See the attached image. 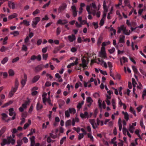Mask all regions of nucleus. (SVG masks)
<instances>
[{
  "label": "nucleus",
  "instance_id": "nucleus-55",
  "mask_svg": "<svg viewBox=\"0 0 146 146\" xmlns=\"http://www.w3.org/2000/svg\"><path fill=\"white\" fill-rule=\"evenodd\" d=\"M19 85V82L18 80H16L15 85V87L18 88Z\"/></svg>",
  "mask_w": 146,
  "mask_h": 146
},
{
  "label": "nucleus",
  "instance_id": "nucleus-27",
  "mask_svg": "<svg viewBox=\"0 0 146 146\" xmlns=\"http://www.w3.org/2000/svg\"><path fill=\"white\" fill-rule=\"evenodd\" d=\"M110 31H112L111 33V36H112L113 35H114L116 34V31L113 27H111L110 28Z\"/></svg>",
  "mask_w": 146,
  "mask_h": 146
},
{
  "label": "nucleus",
  "instance_id": "nucleus-48",
  "mask_svg": "<svg viewBox=\"0 0 146 146\" xmlns=\"http://www.w3.org/2000/svg\"><path fill=\"white\" fill-rule=\"evenodd\" d=\"M24 24L26 25L27 26H28L29 25V22L26 20H24L23 21Z\"/></svg>",
  "mask_w": 146,
  "mask_h": 146
},
{
  "label": "nucleus",
  "instance_id": "nucleus-38",
  "mask_svg": "<svg viewBox=\"0 0 146 146\" xmlns=\"http://www.w3.org/2000/svg\"><path fill=\"white\" fill-rule=\"evenodd\" d=\"M22 50L23 51L26 52L28 48L25 45L23 44L22 48Z\"/></svg>",
  "mask_w": 146,
  "mask_h": 146
},
{
  "label": "nucleus",
  "instance_id": "nucleus-24",
  "mask_svg": "<svg viewBox=\"0 0 146 146\" xmlns=\"http://www.w3.org/2000/svg\"><path fill=\"white\" fill-rule=\"evenodd\" d=\"M8 58L7 57H5L1 61V63L3 64H4L6 63L8 60Z\"/></svg>",
  "mask_w": 146,
  "mask_h": 146
},
{
  "label": "nucleus",
  "instance_id": "nucleus-42",
  "mask_svg": "<svg viewBox=\"0 0 146 146\" xmlns=\"http://www.w3.org/2000/svg\"><path fill=\"white\" fill-rule=\"evenodd\" d=\"M87 135L88 137L90 139L91 141H93L94 138L92 136V135L91 133H88Z\"/></svg>",
  "mask_w": 146,
  "mask_h": 146
},
{
  "label": "nucleus",
  "instance_id": "nucleus-52",
  "mask_svg": "<svg viewBox=\"0 0 146 146\" xmlns=\"http://www.w3.org/2000/svg\"><path fill=\"white\" fill-rule=\"evenodd\" d=\"M129 0H125L124 2L125 5H127L128 7L130 6V4H129Z\"/></svg>",
  "mask_w": 146,
  "mask_h": 146
},
{
  "label": "nucleus",
  "instance_id": "nucleus-2",
  "mask_svg": "<svg viewBox=\"0 0 146 146\" xmlns=\"http://www.w3.org/2000/svg\"><path fill=\"white\" fill-rule=\"evenodd\" d=\"M84 58H86L85 56H84L82 58V64H79V67L82 66L84 69L87 67V65L88 63L89 60L88 58H87V61L84 59Z\"/></svg>",
  "mask_w": 146,
  "mask_h": 146
},
{
  "label": "nucleus",
  "instance_id": "nucleus-16",
  "mask_svg": "<svg viewBox=\"0 0 146 146\" xmlns=\"http://www.w3.org/2000/svg\"><path fill=\"white\" fill-rule=\"evenodd\" d=\"M8 6L10 8L14 9L15 8V5L14 2L9 1L8 3Z\"/></svg>",
  "mask_w": 146,
  "mask_h": 146
},
{
  "label": "nucleus",
  "instance_id": "nucleus-54",
  "mask_svg": "<svg viewBox=\"0 0 146 146\" xmlns=\"http://www.w3.org/2000/svg\"><path fill=\"white\" fill-rule=\"evenodd\" d=\"M115 51V49L113 47L112 48L109 50V51L110 53L112 54Z\"/></svg>",
  "mask_w": 146,
  "mask_h": 146
},
{
  "label": "nucleus",
  "instance_id": "nucleus-32",
  "mask_svg": "<svg viewBox=\"0 0 146 146\" xmlns=\"http://www.w3.org/2000/svg\"><path fill=\"white\" fill-rule=\"evenodd\" d=\"M17 15L16 13H14L12 14L11 15L9 16L8 19H11L13 18L16 17H17Z\"/></svg>",
  "mask_w": 146,
  "mask_h": 146
},
{
  "label": "nucleus",
  "instance_id": "nucleus-53",
  "mask_svg": "<svg viewBox=\"0 0 146 146\" xmlns=\"http://www.w3.org/2000/svg\"><path fill=\"white\" fill-rule=\"evenodd\" d=\"M50 1L48 2L47 3L44 4L43 5V6L42 7V8L44 9V8H45L46 7H48L50 5Z\"/></svg>",
  "mask_w": 146,
  "mask_h": 146
},
{
  "label": "nucleus",
  "instance_id": "nucleus-30",
  "mask_svg": "<svg viewBox=\"0 0 146 146\" xmlns=\"http://www.w3.org/2000/svg\"><path fill=\"white\" fill-rule=\"evenodd\" d=\"M135 129V128L133 126V125H129V130L131 133H133L134 132V130Z\"/></svg>",
  "mask_w": 146,
  "mask_h": 146
},
{
  "label": "nucleus",
  "instance_id": "nucleus-47",
  "mask_svg": "<svg viewBox=\"0 0 146 146\" xmlns=\"http://www.w3.org/2000/svg\"><path fill=\"white\" fill-rule=\"evenodd\" d=\"M135 133L136 134H137L138 135V137H139V138L140 139H141V138L140 135H139V131L138 130V129L136 130H135Z\"/></svg>",
  "mask_w": 146,
  "mask_h": 146
},
{
  "label": "nucleus",
  "instance_id": "nucleus-39",
  "mask_svg": "<svg viewBox=\"0 0 146 146\" xmlns=\"http://www.w3.org/2000/svg\"><path fill=\"white\" fill-rule=\"evenodd\" d=\"M8 137L9 139H10L11 143L12 145L14 144L15 142V140L13 139H12L11 138V136H10Z\"/></svg>",
  "mask_w": 146,
  "mask_h": 146
},
{
  "label": "nucleus",
  "instance_id": "nucleus-34",
  "mask_svg": "<svg viewBox=\"0 0 146 146\" xmlns=\"http://www.w3.org/2000/svg\"><path fill=\"white\" fill-rule=\"evenodd\" d=\"M100 56L104 58H107L106 56V52H100Z\"/></svg>",
  "mask_w": 146,
  "mask_h": 146
},
{
  "label": "nucleus",
  "instance_id": "nucleus-1",
  "mask_svg": "<svg viewBox=\"0 0 146 146\" xmlns=\"http://www.w3.org/2000/svg\"><path fill=\"white\" fill-rule=\"evenodd\" d=\"M76 112V109L72 108H70L68 109L65 111V114L66 117H70V114H74Z\"/></svg>",
  "mask_w": 146,
  "mask_h": 146
},
{
  "label": "nucleus",
  "instance_id": "nucleus-61",
  "mask_svg": "<svg viewBox=\"0 0 146 146\" xmlns=\"http://www.w3.org/2000/svg\"><path fill=\"white\" fill-rule=\"evenodd\" d=\"M99 71L102 74L104 75H107V73L106 71H103L102 70L99 69Z\"/></svg>",
  "mask_w": 146,
  "mask_h": 146
},
{
  "label": "nucleus",
  "instance_id": "nucleus-12",
  "mask_svg": "<svg viewBox=\"0 0 146 146\" xmlns=\"http://www.w3.org/2000/svg\"><path fill=\"white\" fill-rule=\"evenodd\" d=\"M42 66L41 65L37 66L35 67V70L36 72H38L41 71L42 69Z\"/></svg>",
  "mask_w": 146,
  "mask_h": 146
},
{
  "label": "nucleus",
  "instance_id": "nucleus-60",
  "mask_svg": "<svg viewBox=\"0 0 146 146\" xmlns=\"http://www.w3.org/2000/svg\"><path fill=\"white\" fill-rule=\"evenodd\" d=\"M1 115L2 116V119L3 120H5V118H6L7 117V115L5 113H3L1 114Z\"/></svg>",
  "mask_w": 146,
  "mask_h": 146
},
{
  "label": "nucleus",
  "instance_id": "nucleus-50",
  "mask_svg": "<svg viewBox=\"0 0 146 146\" xmlns=\"http://www.w3.org/2000/svg\"><path fill=\"white\" fill-rule=\"evenodd\" d=\"M104 20L105 19L103 18H102L100 21V25L101 26H103L104 23Z\"/></svg>",
  "mask_w": 146,
  "mask_h": 146
},
{
  "label": "nucleus",
  "instance_id": "nucleus-37",
  "mask_svg": "<svg viewBox=\"0 0 146 146\" xmlns=\"http://www.w3.org/2000/svg\"><path fill=\"white\" fill-rule=\"evenodd\" d=\"M84 102L83 101H82L81 102L79 103L77 106V108L79 109L81 108L82 105L84 104Z\"/></svg>",
  "mask_w": 146,
  "mask_h": 146
},
{
  "label": "nucleus",
  "instance_id": "nucleus-23",
  "mask_svg": "<svg viewBox=\"0 0 146 146\" xmlns=\"http://www.w3.org/2000/svg\"><path fill=\"white\" fill-rule=\"evenodd\" d=\"M26 115L25 114H22V117L23 118L21 119V121L20 123V125H22L25 123V117H26Z\"/></svg>",
  "mask_w": 146,
  "mask_h": 146
},
{
  "label": "nucleus",
  "instance_id": "nucleus-59",
  "mask_svg": "<svg viewBox=\"0 0 146 146\" xmlns=\"http://www.w3.org/2000/svg\"><path fill=\"white\" fill-rule=\"evenodd\" d=\"M50 135L51 137L52 138L54 139L57 137V135H54V134L52 133H50Z\"/></svg>",
  "mask_w": 146,
  "mask_h": 146
},
{
  "label": "nucleus",
  "instance_id": "nucleus-33",
  "mask_svg": "<svg viewBox=\"0 0 146 146\" xmlns=\"http://www.w3.org/2000/svg\"><path fill=\"white\" fill-rule=\"evenodd\" d=\"M72 124V121L71 120L69 119L65 123V125L66 127H67L68 126H70Z\"/></svg>",
  "mask_w": 146,
  "mask_h": 146
},
{
  "label": "nucleus",
  "instance_id": "nucleus-57",
  "mask_svg": "<svg viewBox=\"0 0 146 146\" xmlns=\"http://www.w3.org/2000/svg\"><path fill=\"white\" fill-rule=\"evenodd\" d=\"M132 68L133 70L135 73H137L138 72L135 66H133Z\"/></svg>",
  "mask_w": 146,
  "mask_h": 146
},
{
  "label": "nucleus",
  "instance_id": "nucleus-22",
  "mask_svg": "<svg viewBox=\"0 0 146 146\" xmlns=\"http://www.w3.org/2000/svg\"><path fill=\"white\" fill-rule=\"evenodd\" d=\"M123 33L125 34V35H130V30H129L128 31L126 29V28L125 27L123 31Z\"/></svg>",
  "mask_w": 146,
  "mask_h": 146
},
{
  "label": "nucleus",
  "instance_id": "nucleus-63",
  "mask_svg": "<svg viewBox=\"0 0 146 146\" xmlns=\"http://www.w3.org/2000/svg\"><path fill=\"white\" fill-rule=\"evenodd\" d=\"M87 101L88 103H91L92 102V100L90 97H88L87 98Z\"/></svg>",
  "mask_w": 146,
  "mask_h": 146
},
{
  "label": "nucleus",
  "instance_id": "nucleus-44",
  "mask_svg": "<svg viewBox=\"0 0 146 146\" xmlns=\"http://www.w3.org/2000/svg\"><path fill=\"white\" fill-rule=\"evenodd\" d=\"M40 12V10L38 9H36L33 12V14L34 15H36L39 13Z\"/></svg>",
  "mask_w": 146,
  "mask_h": 146
},
{
  "label": "nucleus",
  "instance_id": "nucleus-31",
  "mask_svg": "<svg viewBox=\"0 0 146 146\" xmlns=\"http://www.w3.org/2000/svg\"><path fill=\"white\" fill-rule=\"evenodd\" d=\"M8 73L9 76H13L15 74L14 71L11 69L9 70Z\"/></svg>",
  "mask_w": 146,
  "mask_h": 146
},
{
  "label": "nucleus",
  "instance_id": "nucleus-64",
  "mask_svg": "<svg viewBox=\"0 0 146 146\" xmlns=\"http://www.w3.org/2000/svg\"><path fill=\"white\" fill-rule=\"evenodd\" d=\"M145 96H146V90H144L143 91L142 95V98L143 99H144V97Z\"/></svg>",
  "mask_w": 146,
  "mask_h": 146
},
{
  "label": "nucleus",
  "instance_id": "nucleus-35",
  "mask_svg": "<svg viewBox=\"0 0 146 146\" xmlns=\"http://www.w3.org/2000/svg\"><path fill=\"white\" fill-rule=\"evenodd\" d=\"M127 131H128L127 129L125 127H123V134L125 135H126V133H127Z\"/></svg>",
  "mask_w": 146,
  "mask_h": 146
},
{
  "label": "nucleus",
  "instance_id": "nucleus-43",
  "mask_svg": "<svg viewBox=\"0 0 146 146\" xmlns=\"http://www.w3.org/2000/svg\"><path fill=\"white\" fill-rule=\"evenodd\" d=\"M92 24L95 29H96L98 28V26L97 22V23H96L95 22H93L92 23Z\"/></svg>",
  "mask_w": 146,
  "mask_h": 146
},
{
  "label": "nucleus",
  "instance_id": "nucleus-56",
  "mask_svg": "<svg viewBox=\"0 0 146 146\" xmlns=\"http://www.w3.org/2000/svg\"><path fill=\"white\" fill-rule=\"evenodd\" d=\"M84 134L83 133H80L79 134L78 139L79 140H80L82 138H83L84 137Z\"/></svg>",
  "mask_w": 146,
  "mask_h": 146
},
{
  "label": "nucleus",
  "instance_id": "nucleus-6",
  "mask_svg": "<svg viewBox=\"0 0 146 146\" xmlns=\"http://www.w3.org/2000/svg\"><path fill=\"white\" fill-rule=\"evenodd\" d=\"M80 116L82 119L88 118H89V115L87 111H85L84 113H81L80 114Z\"/></svg>",
  "mask_w": 146,
  "mask_h": 146
},
{
  "label": "nucleus",
  "instance_id": "nucleus-41",
  "mask_svg": "<svg viewBox=\"0 0 146 146\" xmlns=\"http://www.w3.org/2000/svg\"><path fill=\"white\" fill-rule=\"evenodd\" d=\"M130 110L131 112H132L134 115L135 116H136V112L135 111L133 108L131 107L130 108Z\"/></svg>",
  "mask_w": 146,
  "mask_h": 146
},
{
  "label": "nucleus",
  "instance_id": "nucleus-15",
  "mask_svg": "<svg viewBox=\"0 0 146 146\" xmlns=\"http://www.w3.org/2000/svg\"><path fill=\"white\" fill-rule=\"evenodd\" d=\"M96 120L94 119H90L89 122L92 126V127L94 129H96L97 128V127L95 126L94 123H95Z\"/></svg>",
  "mask_w": 146,
  "mask_h": 146
},
{
  "label": "nucleus",
  "instance_id": "nucleus-40",
  "mask_svg": "<svg viewBox=\"0 0 146 146\" xmlns=\"http://www.w3.org/2000/svg\"><path fill=\"white\" fill-rule=\"evenodd\" d=\"M11 34L13 35L14 36H16L19 34V32L18 31H14L13 33H11Z\"/></svg>",
  "mask_w": 146,
  "mask_h": 146
},
{
  "label": "nucleus",
  "instance_id": "nucleus-58",
  "mask_svg": "<svg viewBox=\"0 0 146 146\" xmlns=\"http://www.w3.org/2000/svg\"><path fill=\"white\" fill-rule=\"evenodd\" d=\"M61 32L60 29L59 27H58L56 30V34L57 35H59Z\"/></svg>",
  "mask_w": 146,
  "mask_h": 146
},
{
  "label": "nucleus",
  "instance_id": "nucleus-18",
  "mask_svg": "<svg viewBox=\"0 0 146 146\" xmlns=\"http://www.w3.org/2000/svg\"><path fill=\"white\" fill-rule=\"evenodd\" d=\"M43 106L42 104H40V102H38L36 105V109L37 110H40L43 108Z\"/></svg>",
  "mask_w": 146,
  "mask_h": 146
},
{
  "label": "nucleus",
  "instance_id": "nucleus-45",
  "mask_svg": "<svg viewBox=\"0 0 146 146\" xmlns=\"http://www.w3.org/2000/svg\"><path fill=\"white\" fill-rule=\"evenodd\" d=\"M132 83L133 87H135L136 85L137 84V82L135 81L134 78H133L132 79Z\"/></svg>",
  "mask_w": 146,
  "mask_h": 146
},
{
  "label": "nucleus",
  "instance_id": "nucleus-19",
  "mask_svg": "<svg viewBox=\"0 0 146 146\" xmlns=\"http://www.w3.org/2000/svg\"><path fill=\"white\" fill-rule=\"evenodd\" d=\"M35 137L34 136H33L31 137L30 138L31 141V146H34L35 142Z\"/></svg>",
  "mask_w": 146,
  "mask_h": 146
},
{
  "label": "nucleus",
  "instance_id": "nucleus-4",
  "mask_svg": "<svg viewBox=\"0 0 146 146\" xmlns=\"http://www.w3.org/2000/svg\"><path fill=\"white\" fill-rule=\"evenodd\" d=\"M7 140L5 139H3L2 142L1 143V146H4L5 145L9 144L11 143L10 140V139H9V137L7 138Z\"/></svg>",
  "mask_w": 146,
  "mask_h": 146
},
{
  "label": "nucleus",
  "instance_id": "nucleus-8",
  "mask_svg": "<svg viewBox=\"0 0 146 146\" xmlns=\"http://www.w3.org/2000/svg\"><path fill=\"white\" fill-rule=\"evenodd\" d=\"M68 38L69 41L70 42H73L76 39L75 36L73 34H72L71 35L68 36Z\"/></svg>",
  "mask_w": 146,
  "mask_h": 146
},
{
  "label": "nucleus",
  "instance_id": "nucleus-46",
  "mask_svg": "<svg viewBox=\"0 0 146 146\" xmlns=\"http://www.w3.org/2000/svg\"><path fill=\"white\" fill-rule=\"evenodd\" d=\"M8 39V37L7 36H6L4 39L3 41V45H5L7 44V40Z\"/></svg>",
  "mask_w": 146,
  "mask_h": 146
},
{
  "label": "nucleus",
  "instance_id": "nucleus-29",
  "mask_svg": "<svg viewBox=\"0 0 146 146\" xmlns=\"http://www.w3.org/2000/svg\"><path fill=\"white\" fill-rule=\"evenodd\" d=\"M103 7L104 9V11L106 12H107L108 10V8L107 7V6L106 5V2L105 1H104L103 2Z\"/></svg>",
  "mask_w": 146,
  "mask_h": 146
},
{
  "label": "nucleus",
  "instance_id": "nucleus-49",
  "mask_svg": "<svg viewBox=\"0 0 146 146\" xmlns=\"http://www.w3.org/2000/svg\"><path fill=\"white\" fill-rule=\"evenodd\" d=\"M19 59V57H17L15 58H14L13 59L12 62L13 63L14 62H15L17 61H18Z\"/></svg>",
  "mask_w": 146,
  "mask_h": 146
},
{
  "label": "nucleus",
  "instance_id": "nucleus-14",
  "mask_svg": "<svg viewBox=\"0 0 146 146\" xmlns=\"http://www.w3.org/2000/svg\"><path fill=\"white\" fill-rule=\"evenodd\" d=\"M64 47V45H60L59 46L56 48L54 51L53 52L54 53H56L58 52L62 48Z\"/></svg>",
  "mask_w": 146,
  "mask_h": 146
},
{
  "label": "nucleus",
  "instance_id": "nucleus-36",
  "mask_svg": "<svg viewBox=\"0 0 146 146\" xmlns=\"http://www.w3.org/2000/svg\"><path fill=\"white\" fill-rule=\"evenodd\" d=\"M112 105L113 107V108L114 109H115L116 108V103L115 102V100L113 99L112 100Z\"/></svg>",
  "mask_w": 146,
  "mask_h": 146
},
{
  "label": "nucleus",
  "instance_id": "nucleus-20",
  "mask_svg": "<svg viewBox=\"0 0 146 146\" xmlns=\"http://www.w3.org/2000/svg\"><path fill=\"white\" fill-rule=\"evenodd\" d=\"M122 113L124 115L125 119H126V121H127L129 119V116L127 113L126 112H124V111H123Z\"/></svg>",
  "mask_w": 146,
  "mask_h": 146
},
{
  "label": "nucleus",
  "instance_id": "nucleus-25",
  "mask_svg": "<svg viewBox=\"0 0 146 146\" xmlns=\"http://www.w3.org/2000/svg\"><path fill=\"white\" fill-rule=\"evenodd\" d=\"M6 130V127H2L0 130V137L5 132Z\"/></svg>",
  "mask_w": 146,
  "mask_h": 146
},
{
  "label": "nucleus",
  "instance_id": "nucleus-5",
  "mask_svg": "<svg viewBox=\"0 0 146 146\" xmlns=\"http://www.w3.org/2000/svg\"><path fill=\"white\" fill-rule=\"evenodd\" d=\"M9 115L10 116H12L13 115V116L12 117V119L14 120L15 118L16 114L13 112L14 109L13 108H10L9 109Z\"/></svg>",
  "mask_w": 146,
  "mask_h": 146
},
{
  "label": "nucleus",
  "instance_id": "nucleus-7",
  "mask_svg": "<svg viewBox=\"0 0 146 146\" xmlns=\"http://www.w3.org/2000/svg\"><path fill=\"white\" fill-rule=\"evenodd\" d=\"M67 5L65 3L62 4V6H60L58 9V11L59 13L61 12L62 11L64 10L66 7Z\"/></svg>",
  "mask_w": 146,
  "mask_h": 146
},
{
  "label": "nucleus",
  "instance_id": "nucleus-21",
  "mask_svg": "<svg viewBox=\"0 0 146 146\" xmlns=\"http://www.w3.org/2000/svg\"><path fill=\"white\" fill-rule=\"evenodd\" d=\"M30 101L29 100L26 101L25 103L22 104V107L24 108H27V105L29 104Z\"/></svg>",
  "mask_w": 146,
  "mask_h": 146
},
{
  "label": "nucleus",
  "instance_id": "nucleus-51",
  "mask_svg": "<svg viewBox=\"0 0 146 146\" xmlns=\"http://www.w3.org/2000/svg\"><path fill=\"white\" fill-rule=\"evenodd\" d=\"M66 137H63L60 140V144L62 145L64 142V141L66 140Z\"/></svg>",
  "mask_w": 146,
  "mask_h": 146
},
{
  "label": "nucleus",
  "instance_id": "nucleus-9",
  "mask_svg": "<svg viewBox=\"0 0 146 146\" xmlns=\"http://www.w3.org/2000/svg\"><path fill=\"white\" fill-rule=\"evenodd\" d=\"M71 8L72 10L73 15L74 17L76 16L77 15V11L76 8L75 6L73 5L71 7Z\"/></svg>",
  "mask_w": 146,
  "mask_h": 146
},
{
  "label": "nucleus",
  "instance_id": "nucleus-10",
  "mask_svg": "<svg viewBox=\"0 0 146 146\" xmlns=\"http://www.w3.org/2000/svg\"><path fill=\"white\" fill-rule=\"evenodd\" d=\"M68 23V21L66 19H64L63 20L59 19L57 22L58 24L60 25H65L67 24Z\"/></svg>",
  "mask_w": 146,
  "mask_h": 146
},
{
  "label": "nucleus",
  "instance_id": "nucleus-17",
  "mask_svg": "<svg viewBox=\"0 0 146 146\" xmlns=\"http://www.w3.org/2000/svg\"><path fill=\"white\" fill-rule=\"evenodd\" d=\"M82 17H79L78 19V20L80 22V23L81 25L85 24L87 23V21L86 20H82Z\"/></svg>",
  "mask_w": 146,
  "mask_h": 146
},
{
  "label": "nucleus",
  "instance_id": "nucleus-26",
  "mask_svg": "<svg viewBox=\"0 0 146 146\" xmlns=\"http://www.w3.org/2000/svg\"><path fill=\"white\" fill-rule=\"evenodd\" d=\"M125 36L124 35H121L120 36L119 40V43H124L125 40Z\"/></svg>",
  "mask_w": 146,
  "mask_h": 146
},
{
  "label": "nucleus",
  "instance_id": "nucleus-62",
  "mask_svg": "<svg viewBox=\"0 0 146 146\" xmlns=\"http://www.w3.org/2000/svg\"><path fill=\"white\" fill-rule=\"evenodd\" d=\"M23 141L25 143H27L28 141V139L26 137H24L22 139Z\"/></svg>",
  "mask_w": 146,
  "mask_h": 146
},
{
  "label": "nucleus",
  "instance_id": "nucleus-11",
  "mask_svg": "<svg viewBox=\"0 0 146 146\" xmlns=\"http://www.w3.org/2000/svg\"><path fill=\"white\" fill-rule=\"evenodd\" d=\"M27 81V76L26 74H24V79H22L21 81V83L23 85V87L26 83Z\"/></svg>",
  "mask_w": 146,
  "mask_h": 146
},
{
  "label": "nucleus",
  "instance_id": "nucleus-3",
  "mask_svg": "<svg viewBox=\"0 0 146 146\" xmlns=\"http://www.w3.org/2000/svg\"><path fill=\"white\" fill-rule=\"evenodd\" d=\"M40 18L39 17H36L33 19L32 25L33 28L36 27V25L40 21Z\"/></svg>",
  "mask_w": 146,
  "mask_h": 146
},
{
  "label": "nucleus",
  "instance_id": "nucleus-28",
  "mask_svg": "<svg viewBox=\"0 0 146 146\" xmlns=\"http://www.w3.org/2000/svg\"><path fill=\"white\" fill-rule=\"evenodd\" d=\"M124 28L125 27L123 25H121L120 26V27H118L117 33H120L121 32V31H123Z\"/></svg>",
  "mask_w": 146,
  "mask_h": 146
},
{
  "label": "nucleus",
  "instance_id": "nucleus-13",
  "mask_svg": "<svg viewBox=\"0 0 146 146\" xmlns=\"http://www.w3.org/2000/svg\"><path fill=\"white\" fill-rule=\"evenodd\" d=\"M40 76L38 75L35 76L32 80V82L35 83L40 78Z\"/></svg>",
  "mask_w": 146,
  "mask_h": 146
}]
</instances>
